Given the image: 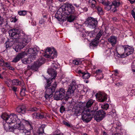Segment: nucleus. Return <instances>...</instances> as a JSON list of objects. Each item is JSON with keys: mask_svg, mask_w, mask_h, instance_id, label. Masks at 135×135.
<instances>
[{"mask_svg": "<svg viewBox=\"0 0 135 135\" xmlns=\"http://www.w3.org/2000/svg\"><path fill=\"white\" fill-rule=\"evenodd\" d=\"M45 22V21L44 19H41L39 21L40 23L42 24H43Z\"/></svg>", "mask_w": 135, "mask_h": 135, "instance_id": "nucleus-55", "label": "nucleus"}, {"mask_svg": "<svg viewBox=\"0 0 135 135\" xmlns=\"http://www.w3.org/2000/svg\"><path fill=\"white\" fill-rule=\"evenodd\" d=\"M105 6V8L107 10L109 11L113 9L112 3L109 2H106L104 4Z\"/></svg>", "mask_w": 135, "mask_h": 135, "instance_id": "nucleus-23", "label": "nucleus"}, {"mask_svg": "<svg viewBox=\"0 0 135 135\" xmlns=\"http://www.w3.org/2000/svg\"><path fill=\"white\" fill-rule=\"evenodd\" d=\"M87 26L91 29L95 28L97 26L98 21L96 19L91 17H88L85 22Z\"/></svg>", "mask_w": 135, "mask_h": 135, "instance_id": "nucleus-9", "label": "nucleus"}, {"mask_svg": "<svg viewBox=\"0 0 135 135\" xmlns=\"http://www.w3.org/2000/svg\"><path fill=\"white\" fill-rule=\"evenodd\" d=\"M79 31L81 32L80 34L81 36L84 37L86 36L87 33L85 31V30L83 28H79Z\"/></svg>", "mask_w": 135, "mask_h": 135, "instance_id": "nucleus-29", "label": "nucleus"}, {"mask_svg": "<svg viewBox=\"0 0 135 135\" xmlns=\"http://www.w3.org/2000/svg\"><path fill=\"white\" fill-rule=\"evenodd\" d=\"M117 38L116 37L112 36L108 38V42L111 44L112 46H114L117 42Z\"/></svg>", "mask_w": 135, "mask_h": 135, "instance_id": "nucleus-21", "label": "nucleus"}, {"mask_svg": "<svg viewBox=\"0 0 135 135\" xmlns=\"http://www.w3.org/2000/svg\"><path fill=\"white\" fill-rule=\"evenodd\" d=\"M4 22L3 18L0 16V27L2 26V24Z\"/></svg>", "mask_w": 135, "mask_h": 135, "instance_id": "nucleus-50", "label": "nucleus"}, {"mask_svg": "<svg viewBox=\"0 0 135 135\" xmlns=\"http://www.w3.org/2000/svg\"><path fill=\"white\" fill-rule=\"evenodd\" d=\"M131 15L134 18L135 21V8H134L131 11Z\"/></svg>", "mask_w": 135, "mask_h": 135, "instance_id": "nucleus-48", "label": "nucleus"}, {"mask_svg": "<svg viewBox=\"0 0 135 135\" xmlns=\"http://www.w3.org/2000/svg\"><path fill=\"white\" fill-rule=\"evenodd\" d=\"M95 73L97 74V75L98 76V75H101V77L99 78V77H97L96 79L97 80H100L101 79H102L103 78V74H102V71L100 69H98V70H97Z\"/></svg>", "mask_w": 135, "mask_h": 135, "instance_id": "nucleus-28", "label": "nucleus"}, {"mask_svg": "<svg viewBox=\"0 0 135 135\" xmlns=\"http://www.w3.org/2000/svg\"><path fill=\"white\" fill-rule=\"evenodd\" d=\"M4 63V66L6 67H7V68H8L9 66L10 65L8 62H5Z\"/></svg>", "mask_w": 135, "mask_h": 135, "instance_id": "nucleus-56", "label": "nucleus"}, {"mask_svg": "<svg viewBox=\"0 0 135 135\" xmlns=\"http://www.w3.org/2000/svg\"><path fill=\"white\" fill-rule=\"evenodd\" d=\"M9 127V125L7 123L5 124L3 126L4 129L7 131H8Z\"/></svg>", "mask_w": 135, "mask_h": 135, "instance_id": "nucleus-45", "label": "nucleus"}, {"mask_svg": "<svg viewBox=\"0 0 135 135\" xmlns=\"http://www.w3.org/2000/svg\"><path fill=\"white\" fill-rule=\"evenodd\" d=\"M5 83L6 84H7V85L9 87V86L10 85V84H9V83H8V82L7 81H5Z\"/></svg>", "mask_w": 135, "mask_h": 135, "instance_id": "nucleus-62", "label": "nucleus"}, {"mask_svg": "<svg viewBox=\"0 0 135 135\" xmlns=\"http://www.w3.org/2000/svg\"><path fill=\"white\" fill-rule=\"evenodd\" d=\"M2 118L5 120L7 123H20V120L18 118L17 116L15 114L12 113L9 115L6 113H4L1 115Z\"/></svg>", "mask_w": 135, "mask_h": 135, "instance_id": "nucleus-5", "label": "nucleus"}, {"mask_svg": "<svg viewBox=\"0 0 135 135\" xmlns=\"http://www.w3.org/2000/svg\"><path fill=\"white\" fill-rule=\"evenodd\" d=\"M47 72L51 76V78H50L49 79H50L52 80V79H55L57 73L55 69H52V68L49 69L48 70Z\"/></svg>", "mask_w": 135, "mask_h": 135, "instance_id": "nucleus-18", "label": "nucleus"}, {"mask_svg": "<svg viewBox=\"0 0 135 135\" xmlns=\"http://www.w3.org/2000/svg\"><path fill=\"white\" fill-rule=\"evenodd\" d=\"M103 33V31L102 30H100L99 32L97 35L96 37L95 38L99 41L100 38L101 37Z\"/></svg>", "mask_w": 135, "mask_h": 135, "instance_id": "nucleus-33", "label": "nucleus"}, {"mask_svg": "<svg viewBox=\"0 0 135 135\" xmlns=\"http://www.w3.org/2000/svg\"><path fill=\"white\" fill-rule=\"evenodd\" d=\"M94 101L92 99H90L86 103L85 106L84 107V109L86 108V109H89L93 105L94 103Z\"/></svg>", "mask_w": 135, "mask_h": 135, "instance_id": "nucleus-26", "label": "nucleus"}, {"mask_svg": "<svg viewBox=\"0 0 135 135\" xmlns=\"http://www.w3.org/2000/svg\"><path fill=\"white\" fill-rule=\"evenodd\" d=\"M45 61V60L44 58H40L38 60H37V61L36 62V63H37V64H38L40 66L42 64H43L44 63Z\"/></svg>", "mask_w": 135, "mask_h": 135, "instance_id": "nucleus-31", "label": "nucleus"}, {"mask_svg": "<svg viewBox=\"0 0 135 135\" xmlns=\"http://www.w3.org/2000/svg\"><path fill=\"white\" fill-rule=\"evenodd\" d=\"M12 90L15 93L18 90V88L15 86H12L11 87Z\"/></svg>", "mask_w": 135, "mask_h": 135, "instance_id": "nucleus-47", "label": "nucleus"}, {"mask_svg": "<svg viewBox=\"0 0 135 135\" xmlns=\"http://www.w3.org/2000/svg\"><path fill=\"white\" fill-rule=\"evenodd\" d=\"M83 110L79 108L78 109H76L75 111L74 114L76 116H79L82 114L83 112Z\"/></svg>", "mask_w": 135, "mask_h": 135, "instance_id": "nucleus-27", "label": "nucleus"}, {"mask_svg": "<svg viewBox=\"0 0 135 135\" xmlns=\"http://www.w3.org/2000/svg\"><path fill=\"white\" fill-rule=\"evenodd\" d=\"M16 111L18 113L22 114H25L26 110V107L24 105H21L18 106L16 108Z\"/></svg>", "mask_w": 135, "mask_h": 135, "instance_id": "nucleus-20", "label": "nucleus"}, {"mask_svg": "<svg viewBox=\"0 0 135 135\" xmlns=\"http://www.w3.org/2000/svg\"><path fill=\"white\" fill-rule=\"evenodd\" d=\"M95 110H90L89 109H84L82 114L81 118L83 121L88 123L91 119L95 114Z\"/></svg>", "mask_w": 135, "mask_h": 135, "instance_id": "nucleus-6", "label": "nucleus"}, {"mask_svg": "<svg viewBox=\"0 0 135 135\" xmlns=\"http://www.w3.org/2000/svg\"><path fill=\"white\" fill-rule=\"evenodd\" d=\"M27 55V54L24 51L18 53L16 56L15 57L12 61L13 62H16L18 61L21 59L25 57V55Z\"/></svg>", "mask_w": 135, "mask_h": 135, "instance_id": "nucleus-16", "label": "nucleus"}, {"mask_svg": "<svg viewBox=\"0 0 135 135\" xmlns=\"http://www.w3.org/2000/svg\"><path fill=\"white\" fill-rule=\"evenodd\" d=\"M46 126V125L42 124L38 127L37 131V135H43L42 134L44 133V130Z\"/></svg>", "mask_w": 135, "mask_h": 135, "instance_id": "nucleus-22", "label": "nucleus"}, {"mask_svg": "<svg viewBox=\"0 0 135 135\" xmlns=\"http://www.w3.org/2000/svg\"><path fill=\"white\" fill-rule=\"evenodd\" d=\"M32 73L31 72L30 70L25 69L24 74L26 75L30 76L31 75Z\"/></svg>", "mask_w": 135, "mask_h": 135, "instance_id": "nucleus-36", "label": "nucleus"}, {"mask_svg": "<svg viewBox=\"0 0 135 135\" xmlns=\"http://www.w3.org/2000/svg\"><path fill=\"white\" fill-rule=\"evenodd\" d=\"M36 62H35L34 64L32 65V70L35 71H37L38 68L40 67L39 65Z\"/></svg>", "mask_w": 135, "mask_h": 135, "instance_id": "nucleus-32", "label": "nucleus"}, {"mask_svg": "<svg viewBox=\"0 0 135 135\" xmlns=\"http://www.w3.org/2000/svg\"><path fill=\"white\" fill-rule=\"evenodd\" d=\"M99 2L102 3L103 5L106 2L104 0H98Z\"/></svg>", "mask_w": 135, "mask_h": 135, "instance_id": "nucleus-53", "label": "nucleus"}, {"mask_svg": "<svg viewBox=\"0 0 135 135\" xmlns=\"http://www.w3.org/2000/svg\"><path fill=\"white\" fill-rule=\"evenodd\" d=\"M17 20V19L16 18V17H12L11 18V21L12 22H15Z\"/></svg>", "mask_w": 135, "mask_h": 135, "instance_id": "nucleus-43", "label": "nucleus"}, {"mask_svg": "<svg viewBox=\"0 0 135 135\" xmlns=\"http://www.w3.org/2000/svg\"><path fill=\"white\" fill-rule=\"evenodd\" d=\"M57 12L61 15L67 16L70 14L76 15L77 13L74 7L71 4H68L66 6L60 8Z\"/></svg>", "mask_w": 135, "mask_h": 135, "instance_id": "nucleus-3", "label": "nucleus"}, {"mask_svg": "<svg viewBox=\"0 0 135 135\" xmlns=\"http://www.w3.org/2000/svg\"><path fill=\"white\" fill-rule=\"evenodd\" d=\"M64 124L65 125H66V126H67L68 127H70V124L69 123H68L67 122H65L64 123Z\"/></svg>", "mask_w": 135, "mask_h": 135, "instance_id": "nucleus-60", "label": "nucleus"}, {"mask_svg": "<svg viewBox=\"0 0 135 135\" xmlns=\"http://www.w3.org/2000/svg\"><path fill=\"white\" fill-rule=\"evenodd\" d=\"M30 69H32V66H30L28 65L27 67V69H25V70H30Z\"/></svg>", "mask_w": 135, "mask_h": 135, "instance_id": "nucleus-59", "label": "nucleus"}, {"mask_svg": "<svg viewBox=\"0 0 135 135\" xmlns=\"http://www.w3.org/2000/svg\"><path fill=\"white\" fill-rule=\"evenodd\" d=\"M113 9L112 11L114 12L117 11V8L121 4L120 2L118 1L114 0L112 2Z\"/></svg>", "mask_w": 135, "mask_h": 135, "instance_id": "nucleus-17", "label": "nucleus"}, {"mask_svg": "<svg viewBox=\"0 0 135 135\" xmlns=\"http://www.w3.org/2000/svg\"><path fill=\"white\" fill-rule=\"evenodd\" d=\"M15 126L16 128L18 129L22 133H23L25 135H30L31 133L30 131L27 130L25 128V126L22 124L20 123H17L15 124Z\"/></svg>", "mask_w": 135, "mask_h": 135, "instance_id": "nucleus-11", "label": "nucleus"}, {"mask_svg": "<svg viewBox=\"0 0 135 135\" xmlns=\"http://www.w3.org/2000/svg\"><path fill=\"white\" fill-rule=\"evenodd\" d=\"M78 73L80 75H81L82 77L84 79H88L90 76V74L88 73L87 71H85V72H82L80 70L78 71Z\"/></svg>", "mask_w": 135, "mask_h": 135, "instance_id": "nucleus-19", "label": "nucleus"}, {"mask_svg": "<svg viewBox=\"0 0 135 135\" xmlns=\"http://www.w3.org/2000/svg\"><path fill=\"white\" fill-rule=\"evenodd\" d=\"M70 15L67 17V20L69 22H71L76 18L78 14L76 13V15L73 14H70Z\"/></svg>", "mask_w": 135, "mask_h": 135, "instance_id": "nucleus-25", "label": "nucleus"}, {"mask_svg": "<svg viewBox=\"0 0 135 135\" xmlns=\"http://www.w3.org/2000/svg\"><path fill=\"white\" fill-rule=\"evenodd\" d=\"M121 49L124 50V53L120 55L121 58H124L132 54L134 51V48L128 45L122 46Z\"/></svg>", "mask_w": 135, "mask_h": 135, "instance_id": "nucleus-7", "label": "nucleus"}, {"mask_svg": "<svg viewBox=\"0 0 135 135\" xmlns=\"http://www.w3.org/2000/svg\"><path fill=\"white\" fill-rule=\"evenodd\" d=\"M99 41L95 38L90 44V46H96L98 45Z\"/></svg>", "mask_w": 135, "mask_h": 135, "instance_id": "nucleus-30", "label": "nucleus"}, {"mask_svg": "<svg viewBox=\"0 0 135 135\" xmlns=\"http://www.w3.org/2000/svg\"><path fill=\"white\" fill-rule=\"evenodd\" d=\"M95 96L97 100L100 102H103L107 99V95L105 93H97Z\"/></svg>", "mask_w": 135, "mask_h": 135, "instance_id": "nucleus-15", "label": "nucleus"}, {"mask_svg": "<svg viewBox=\"0 0 135 135\" xmlns=\"http://www.w3.org/2000/svg\"><path fill=\"white\" fill-rule=\"evenodd\" d=\"M27 13V11L25 10L20 11L18 12V14L21 16H24Z\"/></svg>", "mask_w": 135, "mask_h": 135, "instance_id": "nucleus-35", "label": "nucleus"}, {"mask_svg": "<svg viewBox=\"0 0 135 135\" xmlns=\"http://www.w3.org/2000/svg\"><path fill=\"white\" fill-rule=\"evenodd\" d=\"M38 117L37 119H42L44 117V115L43 114H40L39 113H38Z\"/></svg>", "mask_w": 135, "mask_h": 135, "instance_id": "nucleus-46", "label": "nucleus"}, {"mask_svg": "<svg viewBox=\"0 0 135 135\" xmlns=\"http://www.w3.org/2000/svg\"><path fill=\"white\" fill-rule=\"evenodd\" d=\"M47 80L46 85L45 86L46 91L45 93V97L46 99L49 100L53 96L52 93L54 92L56 89V88L57 84V83L55 81L54 84L52 85L50 84L52 81L50 79H48Z\"/></svg>", "mask_w": 135, "mask_h": 135, "instance_id": "nucleus-2", "label": "nucleus"}, {"mask_svg": "<svg viewBox=\"0 0 135 135\" xmlns=\"http://www.w3.org/2000/svg\"><path fill=\"white\" fill-rule=\"evenodd\" d=\"M25 51L27 54V55L30 54L29 58L27 59L24 58L22 60V63L25 64H29L32 62L35 59L36 55L38 53L36 48H30L27 49Z\"/></svg>", "mask_w": 135, "mask_h": 135, "instance_id": "nucleus-4", "label": "nucleus"}, {"mask_svg": "<svg viewBox=\"0 0 135 135\" xmlns=\"http://www.w3.org/2000/svg\"><path fill=\"white\" fill-rule=\"evenodd\" d=\"M12 84L13 85H20L21 84V83L18 80L14 79L12 80Z\"/></svg>", "mask_w": 135, "mask_h": 135, "instance_id": "nucleus-34", "label": "nucleus"}, {"mask_svg": "<svg viewBox=\"0 0 135 135\" xmlns=\"http://www.w3.org/2000/svg\"><path fill=\"white\" fill-rule=\"evenodd\" d=\"M17 29H13L10 30L9 33V35L15 39V41L17 43L15 47V50L16 52H18L27 45L31 39L29 36L24 35L22 33L18 34L17 32Z\"/></svg>", "mask_w": 135, "mask_h": 135, "instance_id": "nucleus-1", "label": "nucleus"}, {"mask_svg": "<svg viewBox=\"0 0 135 135\" xmlns=\"http://www.w3.org/2000/svg\"><path fill=\"white\" fill-rule=\"evenodd\" d=\"M112 135H121L120 134L118 133H115L113 134Z\"/></svg>", "mask_w": 135, "mask_h": 135, "instance_id": "nucleus-64", "label": "nucleus"}, {"mask_svg": "<svg viewBox=\"0 0 135 135\" xmlns=\"http://www.w3.org/2000/svg\"><path fill=\"white\" fill-rule=\"evenodd\" d=\"M25 121L26 124L27 125V126H30L31 124H32V122L30 121Z\"/></svg>", "mask_w": 135, "mask_h": 135, "instance_id": "nucleus-51", "label": "nucleus"}, {"mask_svg": "<svg viewBox=\"0 0 135 135\" xmlns=\"http://www.w3.org/2000/svg\"><path fill=\"white\" fill-rule=\"evenodd\" d=\"M7 68L11 70H15V68L11 66V65H10Z\"/></svg>", "mask_w": 135, "mask_h": 135, "instance_id": "nucleus-54", "label": "nucleus"}, {"mask_svg": "<svg viewBox=\"0 0 135 135\" xmlns=\"http://www.w3.org/2000/svg\"><path fill=\"white\" fill-rule=\"evenodd\" d=\"M22 87L20 92V94L21 96H25L26 92L27 91L26 90L25 87L24 85V84L23 83H22Z\"/></svg>", "mask_w": 135, "mask_h": 135, "instance_id": "nucleus-24", "label": "nucleus"}, {"mask_svg": "<svg viewBox=\"0 0 135 135\" xmlns=\"http://www.w3.org/2000/svg\"><path fill=\"white\" fill-rule=\"evenodd\" d=\"M57 68V65L56 64L55 62H53L51 65V68H52V69H55V70Z\"/></svg>", "mask_w": 135, "mask_h": 135, "instance_id": "nucleus-37", "label": "nucleus"}, {"mask_svg": "<svg viewBox=\"0 0 135 135\" xmlns=\"http://www.w3.org/2000/svg\"><path fill=\"white\" fill-rule=\"evenodd\" d=\"M57 55V53L56 52L54 51V53L50 48H47L45 50L44 56L47 58L53 59L56 57Z\"/></svg>", "mask_w": 135, "mask_h": 135, "instance_id": "nucleus-14", "label": "nucleus"}, {"mask_svg": "<svg viewBox=\"0 0 135 135\" xmlns=\"http://www.w3.org/2000/svg\"><path fill=\"white\" fill-rule=\"evenodd\" d=\"M73 5L77 8H79L80 7V4L74 3Z\"/></svg>", "mask_w": 135, "mask_h": 135, "instance_id": "nucleus-57", "label": "nucleus"}, {"mask_svg": "<svg viewBox=\"0 0 135 135\" xmlns=\"http://www.w3.org/2000/svg\"><path fill=\"white\" fill-rule=\"evenodd\" d=\"M38 113H34L33 114H32V117L33 118L37 119V118L38 117V115L37 114H38Z\"/></svg>", "mask_w": 135, "mask_h": 135, "instance_id": "nucleus-49", "label": "nucleus"}, {"mask_svg": "<svg viewBox=\"0 0 135 135\" xmlns=\"http://www.w3.org/2000/svg\"><path fill=\"white\" fill-rule=\"evenodd\" d=\"M123 85V84L122 83H117L115 84V85L119 87L120 86H121Z\"/></svg>", "mask_w": 135, "mask_h": 135, "instance_id": "nucleus-52", "label": "nucleus"}, {"mask_svg": "<svg viewBox=\"0 0 135 135\" xmlns=\"http://www.w3.org/2000/svg\"><path fill=\"white\" fill-rule=\"evenodd\" d=\"M94 35V32L93 31H91L90 32L88 33V36L90 37H93Z\"/></svg>", "mask_w": 135, "mask_h": 135, "instance_id": "nucleus-44", "label": "nucleus"}, {"mask_svg": "<svg viewBox=\"0 0 135 135\" xmlns=\"http://www.w3.org/2000/svg\"><path fill=\"white\" fill-rule=\"evenodd\" d=\"M109 107V105L108 104H106L102 106V108L104 110H107Z\"/></svg>", "mask_w": 135, "mask_h": 135, "instance_id": "nucleus-41", "label": "nucleus"}, {"mask_svg": "<svg viewBox=\"0 0 135 135\" xmlns=\"http://www.w3.org/2000/svg\"><path fill=\"white\" fill-rule=\"evenodd\" d=\"M89 3L90 7L97 10L99 14H101L103 13L102 8L97 4L95 0H89Z\"/></svg>", "mask_w": 135, "mask_h": 135, "instance_id": "nucleus-12", "label": "nucleus"}, {"mask_svg": "<svg viewBox=\"0 0 135 135\" xmlns=\"http://www.w3.org/2000/svg\"><path fill=\"white\" fill-rule=\"evenodd\" d=\"M106 113L103 110H100L97 111L94 116L95 120L97 122L100 121L104 117Z\"/></svg>", "mask_w": 135, "mask_h": 135, "instance_id": "nucleus-13", "label": "nucleus"}, {"mask_svg": "<svg viewBox=\"0 0 135 135\" xmlns=\"http://www.w3.org/2000/svg\"><path fill=\"white\" fill-rule=\"evenodd\" d=\"M32 124H31V125L30 126H27L28 127H29V130H31L33 129V127L32 126Z\"/></svg>", "mask_w": 135, "mask_h": 135, "instance_id": "nucleus-61", "label": "nucleus"}, {"mask_svg": "<svg viewBox=\"0 0 135 135\" xmlns=\"http://www.w3.org/2000/svg\"><path fill=\"white\" fill-rule=\"evenodd\" d=\"M65 92L64 88H60L59 90L55 92L54 96V99L56 100H62L64 97Z\"/></svg>", "mask_w": 135, "mask_h": 135, "instance_id": "nucleus-10", "label": "nucleus"}, {"mask_svg": "<svg viewBox=\"0 0 135 135\" xmlns=\"http://www.w3.org/2000/svg\"><path fill=\"white\" fill-rule=\"evenodd\" d=\"M117 19L116 17H114L113 18V20L114 21H116Z\"/></svg>", "mask_w": 135, "mask_h": 135, "instance_id": "nucleus-63", "label": "nucleus"}, {"mask_svg": "<svg viewBox=\"0 0 135 135\" xmlns=\"http://www.w3.org/2000/svg\"><path fill=\"white\" fill-rule=\"evenodd\" d=\"M9 42H7L6 43V48H8V47H10V46L9 45Z\"/></svg>", "mask_w": 135, "mask_h": 135, "instance_id": "nucleus-58", "label": "nucleus"}, {"mask_svg": "<svg viewBox=\"0 0 135 135\" xmlns=\"http://www.w3.org/2000/svg\"><path fill=\"white\" fill-rule=\"evenodd\" d=\"M37 110L38 109L36 107H33L31 108H30L28 110V111L32 112L37 111Z\"/></svg>", "mask_w": 135, "mask_h": 135, "instance_id": "nucleus-42", "label": "nucleus"}, {"mask_svg": "<svg viewBox=\"0 0 135 135\" xmlns=\"http://www.w3.org/2000/svg\"><path fill=\"white\" fill-rule=\"evenodd\" d=\"M65 110V108L64 107L63 105L61 106L60 108V112L61 113H62Z\"/></svg>", "mask_w": 135, "mask_h": 135, "instance_id": "nucleus-40", "label": "nucleus"}, {"mask_svg": "<svg viewBox=\"0 0 135 135\" xmlns=\"http://www.w3.org/2000/svg\"><path fill=\"white\" fill-rule=\"evenodd\" d=\"M16 126H15V125L13 127L12 126L11 127L10 125H9V130L8 131L13 132L14 131V130L16 129Z\"/></svg>", "mask_w": 135, "mask_h": 135, "instance_id": "nucleus-38", "label": "nucleus"}, {"mask_svg": "<svg viewBox=\"0 0 135 135\" xmlns=\"http://www.w3.org/2000/svg\"><path fill=\"white\" fill-rule=\"evenodd\" d=\"M73 64L76 65H79L81 63L80 61L77 60H74L73 61Z\"/></svg>", "mask_w": 135, "mask_h": 135, "instance_id": "nucleus-39", "label": "nucleus"}, {"mask_svg": "<svg viewBox=\"0 0 135 135\" xmlns=\"http://www.w3.org/2000/svg\"><path fill=\"white\" fill-rule=\"evenodd\" d=\"M77 86L76 81H73L69 85V89L66 92V94L65 98L66 100H68L70 98L69 96L73 94Z\"/></svg>", "mask_w": 135, "mask_h": 135, "instance_id": "nucleus-8", "label": "nucleus"}]
</instances>
